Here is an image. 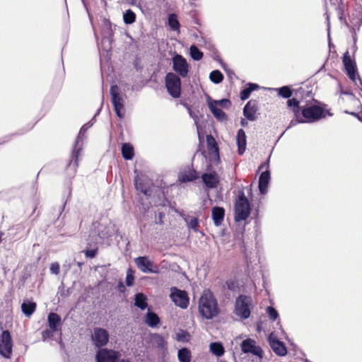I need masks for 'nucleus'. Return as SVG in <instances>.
<instances>
[{
  "mask_svg": "<svg viewBox=\"0 0 362 362\" xmlns=\"http://www.w3.org/2000/svg\"><path fill=\"white\" fill-rule=\"evenodd\" d=\"M199 310L203 317L212 319L218 314V303L209 292L204 293L199 300Z\"/></svg>",
  "mask_w": 362,
  "mask_h": 362,
  "instance_id": "obj_1",
  "label": "nucleus"
},
{
  "mask_svg": "<svg viewBox=\"0 0 362 362\" xmlns=\"http://www.w3.org/2000/svg\"><path fill=\"white\" fill-rule=\"evenodd\" d=\"M250 212V203L246 197L243 189H240L235 201V221L240 222L247 220Z\"/></svg>",
  "mask_w": 362,
  "mask_h": 362,
  "instance_id": "obj_2",
  "label": "nucleus"
},
{
  "mask_svg": "<svg viewBox=\"0 0 362 362\" xmlns=\"http://www.w3.org/2000/svg\"><path fill=\"white\" fill-rule=\"evenodd\" d=\"M300 114L305 123L315 122L325 117L323 108L315 104L302 105Z\"/></svg>",
  "mask_w": 362,
  "mask_h": 362,
  "instance_id": "obj_3",
  "label": "nucleus"
},
{
  "mask_svg": "<svg viewBox=\"0 0 362 362\" xmlns=\"http://www.w3.org/2000/svg\"><path fill=\"white\" fill-rule=\"evenodd\" d=\"M252 300L251 297L240 295L235 299L234 313L241 320L249 318L251 313Z\"/></svg>",
  "mask_w": 362,
  "mask_h": 362,
  "instance_id": "obj_4",
  "label": "nucleus"
},
{
  "mask_svg": "<svg viewBox=\"0 0 362 362\" xmlns=\"http://www.w3.org/2000/svg\"><path fill=\"white\" fill-rule=\"evenodd\" d=\"M93 125V123L90 122L85 124L81 128L78 134L76 139L74 149L71 153V159L69 161L68 166L73 167L74 169H76L78 167V158L80 151L82 149V144H83V137L86 133V132Z\"/></svg>",
  "mask_w": 362,
  "mask_h": 362,
  "instance_id": "obj_5",
  "label": "nucleus"
},
{
  "mask_svg": "<svg viewBox=\"0 0 362 362\" xmlns=\"http://www.w3.org/2000/svg\"><path fill=\"white\" fill-rule=\"evenodd\" d=\"M165 86L169 94L178 98L181 94V80L175 73L169 72L165 78Z\"/></svg>",
  "mask_w": 362,
  "mask_h": 362,
  "instance_id": "obj_6",
  "label": "nucleus"
},
{
  "mask_svg": "<svg viewBox=\"0 0 362 362\" xmlns=\"http://www.w3.org/2000/svg\"><path fill=\"white\" fill-rule=\"evenodd\" d=\"M134 261L137 268L144 274H158L160 273L158 265L151 260L148 256L136 257Z\"/></svg>",
  "mask_w": 362,
  "mask_h": 362,
  "instance_id": "obj_7",
  "label": "nucleus"
},
{
  "mask_svg": "<svg viewBox=\"0 0 362 362\" xmlns=\"http://www.w3.org/2000/svg\"><path fill=\"white\" fill-rule=\"evenodd\" d=\"M111 100L114 110L117 116L122 119L124 117L122 110H124L123 98L119 95V89L117 85H112L110 87Z\"/></svg>",
  "mask_w": 362,
  "mask_h": 362,
  "instance_id": "obj_8",
  "label": "nucleus"
},
{
  "mask_svg": "<svg viewBox=\"0 0 362 362\" xmlns=\"http://www.w3.org/2000/svg\"><path fill=\"white\" fill-rule=\"evenodd\" d=\"M170 298L175 305L185 309L189 305V297L186 291L180 290L176 287L170 288Z\"/></svg>",
  "mask_w": 362,
  "mask_h": 362,
  "instance_id": "obj_9",
  "label": "nucleus"
},
{
  "mask_svg": "<svg viewBox=\"0 0 362 362\" xmlns=\"http://www.w3.org/2000/svg\"><path fill=\"white\" fill-rule=\"evenodd\" d=\"M13 342L10 332L4 330L0 335V354L9 358L12 354Z\"/></svg>",
  "mask_w": 362,
  "mask_h": 362,
  "instance_id": "obj_10",
  "label": "nucleus"
},
{
  "mask_svg": "<svg viewBox=\"0 0 362 362\" xmlns=\"http://www.w3.org/2000/svg\"><path fill=\"white\" fill-rule=\"evenodd\" d=\"M121 354L119 351L107 348L100 349L95 355L96 362H118Z\"/></svg>",
  "mask_w": 362,
  "mask_h": 362,
  "instance_id": "obj_11",
  "label": "nucleus"
},
{
  "mask_svg": "<svg viewBox=\"0 0 362 362\" xmlns=\"http://www.w3.org/2000/svg\"><path fill=\"white\" fill-rule=\"evenodd\" d=\"M173 71L180 76L185 78L188 75L189 64L185 57L180 54H175L173 57Z\"/></svg>",
  "mask_w": 362,
  "mask_h": 362,
  "instance_id": "obj_12",
  "label": "nucleus"
},
{
  "mask_svg": "<svg viewBox=\"0 0 362 362\" xmlns=\"http://www.w3.org/2000/svg\"><path fill=\"white\" fill-rule=\"evenodd\" d=\"M110 334L108 332L101 327H95L93 329L91 339L95 347L102 349L109 341Z\"/></svg>",
  "mask_w": 362,
  "mask_h": 362,
  "instance_id": "obj_13",
  "label": "nucleus"
},
{
  "mask_svg": "<svg viewBox=\"0 0 362 362\" xmlns=\"http://www.w3.org/2000/svg\"><path fill=\"white\" fill-rule=\"evenodd\" d=\"M241 350L245 354H252L254 356L262 358L263 351L259 346L256 344V341L250 338L243 340L240 344Z\"/></svg>",
  "mask_w": 362,
  "mask_h": 362,
  "instance_id": "obj_14",
  "label": "nucleus"
},
{
  "mask_svg": "<svg viewBox=\"0 0 362 362\" xmlns=\"http://www.w3.org/2000/svg\"><path fill=\"white\" fill-rule=\"evenodd\" d=\"M342 61L348 77L354 82H356L357 74L356 64L351 58L348 51L344 54Z\"/></svg>",
  "mask_w": 362,
  "mask_h": 362,
  "instance_id": "obj_15",
  "label": "nucleus"
},
{
  "mask_svg": "<svg viewBox=\"0 0 362 362\" xmlns=\"http://www.w3.org/2000/svg\"><path fill=\"white\" fill-rule=\"evenodd\" d=\"M134 182L137 191H140L147 198H150L151 197L153 183L151 181L146 179H143L139 175H136L134 177Z\"/></svg>",
  "mask_w": 362,
  "mask_h": 362,
  "instance_id": "obj_16",
  "label": "nucleus"
},
{
  "mask_svg": "<svg viewBox=\"0 0 362 362\" xmlns=\"http://www.w3.org/2000/svg\"><path fill=\"white\" fill-rule=\"evenodd\" d=\"M268 341L270 347L276 354L281 356L286 355L287 350L284 344L279 340L274 333H271L269 335Z\"/></svg>",
  "mask_w": 362,
  "mask_h": 362,
  "instance_id": "obj_17",
  "label": "nucleus"
},
{
  "mask_svg": "<svg viewBox=\"0 0 362 362\" xmlns=\"http://www.w3.org/2000/svg\"><path fill=\"white\" fill-rule=\"evenodd\" d=\"M208 106L211 113L218 121L223 122L227 119L226 114L218 107L217 101L208 102Z\"/></svg>",
  "mask_w": 362,
  "mask_h": 362,
  "instance_id": "obj_18",
  "label": "nucleus"
},
{
  "mask_svg": "<svg viewBox=\"0 0 362 362\" xmlns=\"http://www.w3.org/2000/svg\"><path fill=\"white\" fill-rule=\"evenodd\" d=\"M202 180L206 187L214 189L216 187L219 182L218 177L215 173H204L202 175Z\"/></svg>",
  "mask_w": 362,
  "mask_h": 362,
  "instance_id": "obj_19",
  "label": "nucleus"
},
{
  "mask_svg": "<svg viewBox=\"0 0 362 362\" xmlns=\"http://www.w3.org/2000/svg\"><path fill=\"white\" fill-rule=\"evenodd\" d=\"M270 180V172L268 169L262 172L259 177L258 187L260 193L264 194Z\"/></svg>",
  "mask_w": 362,
  "mask_h": 362,
  "instance_id": "obj_20",
  "label": "nucleus"
},
{
  "mask_svg": "<svg viewBox=\"0 0 362 362\" xmlns=\"http://www.w3.org/2000/svg\"><path fill=\"white\" fill-rule=\"evenodd\" d=\"M256 111V102L250 100L243 108V115L248 120L255 121Z\"/></svg>",
  "mask_w": 362,
  "mask_h": 362,
  "instance_id": "obj_21",
  "label": "nucleus"
},
{
  "mask_svg": "<svg viewBox=\"0 0 362 362\" xmlns=\"http://www.w3.org/2000/svg\"><path fill=\"white\" fill-rule=\"evenodd\" d=\"M236 144L238 146V152L243 155L246 148V134L243 129H238L236 135Z\"/></svg>",
  "mask_w": 362,
  "mask_h": 362,
  "instance_id": "obj_22",
  "label": "nucleus"
},
{
  "mask_svg": "<svg viewBox=\"0 0 362 362\" xmlns=\"http://www.w3.org/2000/svg\"><path fill=\"white\" fill-rule=\"evenodd\" d=\"M47 322L49 325V327L53 330L57 332L60 329V325L62 322L61 317L55 313H50L47 316Z\"/></svg>",
  "mask_w": 362,
  "mask_h": 362,
  "instance_id": "obj_23",
  "label": "nucleus"
},
{
  "mask_svg": "<svg viewBox=\"0 0 362 362\" xmlns=\"http://www.w3.org/2000/svg\"><path fill=\"white\" fill-rule=\"evenodd\" d=\"M225 216V210L221 206H214L211 211V216L215 226H218L221 224Z\"/></svg>",
  "mask_w": 362,
  "mask_h": 362,
  "instance_id": "obj_24",
  "label": "nucleus"
},
{
  "mask_svg": "<svg viewBox=\"0 0 362 362\" xmlns=\"http://www.w3.org/2000/svg\"><path fill=\"white\" fill-rule=\"evenodd\" d=\"M122 155L125 160H132L134 156L133 146L129 143H124L122 145Z\"/></svg>",
  "mask_w": 362,
  "mask_h": 362,
  "instance_id": "obj_25",
  "label": "nucleus"
},
{
  "mask_svg": "<svg viewBox=\"0 0 362 362\" xmlns=\"http://www.w3.org/2000/svg\"><path fill=\"white\" fill-rule=\"evenodd\" d=\"M94 230L98 233L100 238L104 239L111 235L109 228L100 223H95L93 224Z\"/></svg>",
  "mask_w": 362,
  "mask_h": 362,
  "instance_id": "obj_26",
  "label": "nucleus"
},
{
  "mask_svg": "<svg viewBox=\"0 0 362 362\" xmlns=\"http://www.w3.org/2000/svg\"><path fill=\"white\" fill-rule=\"evenodd\" d=\"M134 305L144 310L148 307L147 298L142 293H138L134 296Z\"/></svg>",
  "mask_w": 362,
  "mask_h": 362,
  "instance_id": "obj_27",
  "label": "nucleus"
},
{
  "mask_svg": "<svg viewBox=\"0 0 362 362\" xmlns=\"http://www.w3.org/2000/svg\"><path fill=\"white\" fill-rule=\"evenodd\" d=\"M145 322L151 327H156L159 322L160 319L157 314L148 310L145 316Z\"/></svg>",
  "mask_w": 362,
  "mask_h": 362,
  "instance_id": "obj_28",
  "label": "nucleus"
},
{
  "mask_svg": "<svg viewBox=\"0 0 362 362\" xmlns=\"http://www.w3.org/2000/svg\"><path fill=\"white\" fill-rule=\"evenodd\" d=\"M259 88V86L256 83H247V87L243 88L241 91H240V98L242 100H247L251 93L257 89Z\"/></svg>",
  "mask_w": 362,
  "mask_h": 362,
  "instance_id": "obj_29",
  "label": "nucleus"
},
{
  "mask_svg": "<svg viewBox=\"0 0 362 362\" xmlns=\"http://www.w3.org/2000/svg\"><path fill=\"white\" fill-rule=\"evenodd\" d=\"M177 358L180 362H191V351L187 348H182L177 351Z\"/></svg>",
  "mask_w": 362,
  "mask_h": 362,
  "instance_id": "obj_30",
  "label": "nucleus"
},
{
  "mask_svg": "<svg viewBox=\"0 0 362 362\" xmlns=\"http://www.w3.org/2000/svg\"><path fill=\"white\" fill-rule=\"evenodd\" d=\"M36 303L30 301H24L21 305L22 312L28 317L30 316L35 310Z\"/></svg>",
  "mask_w": 362,
  "mask_h": 362,
  "instance_id": "obj_31",
  "label": "nucleus"
},
{
  "mask_svg": "<svg viewBox=\"0 0 362 362\" xmlns=\"http://www.w3.org/2000/svg\"><path fill=\"white\" fill-rule=\"evenodd\" d=\"M287 105L288 107L292 108V112L293 115H298V113L300 112V110L302 109V105H300L299 101L293 98L291 99H289L287 100Z\"/></svg>",
  "mask_w": 362,
  "mask_h": 362,
  "instance_id": "obj_32",
  "label": "nucleus"
},
{
  "mask_svg": "<svg viewBox=\"0 0 362 362\" xmlns=\"http://www.w3.org/2000/svg\"><path fill=\"white\" fill-rule=\"evenodd\" d=\"M211 352L216 356H221L224 354V348L219 342H212L210 344Z\"/></svg>",
  "mask_w": 362,
  "mask_h": 362,
  "instance_id": "obj_33",
  "label": "nucleus"
},
{
  "mask_svg": "<svg viewBox=\"0 0 362 362\" xmlns=\"http://www.w3.org/2000/svg\"><path fill=\"white\" fill-rule=\"evenodd\" d=\"M224 76L219 70H214L209 74V79L215 84H218L223 81Z\"/></svg>",
  "mask_w": 362,
  "mask_h": 362,
  "instance_id": "obj_34",
  "label": "nucleus"
},
{
  "mask_svg": "<svg viewBox=\"0 0 362 362\" xmlns=\"http://www.w3.org/2000/svg\"><path fill=\"white\" fill-rule=\"evenodd\" d=\"M275 90L278 93V95L283 98H290L292 96V90L288 86L277 88Z\"/></svg>",
  "mask_w": 362,
  "mask_h": 362,
  "instance_id": "obj_35",
  "label": "nucleus"
},
{
  "mask_svg": "<svg viewBox=\"0 0 362 362\" xmlns=\"http://www.w3.org/2000/svg\"><path fill=\"white\" fill-rule=\"evenodd\" d=\"M123 21L127 25L132 24L136 21V14L131 9H128L123 13Z\"/></svg>",
  "mask_w": 362,
  "mask_h": 362,
  "instance_id": "obj_36",
  "label": "nucleus"
},
{
  "mask_svg": "<svg viewBox=\"0 0 362 362\" xmlns=\"http://www.w3.org/2000/svg\"><path fill=\"white\" fill-rule=\"evenodd\" d=\"M189 54H190V57L195 61H199L203 57V53L194 45H192L190 46Z\"/></svg>",
  "mask_w": 362,
  "mask_h": 362,
  "instance_id": "obj_37",
  "label": "nucleus"
},
{
  "mask_svg": "<svg viewBox=\"0 0 362 362\" xmlns=\"http://www.w3.org/2000/svg\"><path fill=\"white\" fill-rule=\"evenodd\" d=\"M168 25L171 30H178L180 28V23L175 14H170L168 16Z\"/></svg>",
  "mask_w": 362,
  "mask_h": 362,
  "instance_id": "obj_38",
  "label": "nucleus"
},
{
  "mask_svg": "<svg viewBox=\"0 0 362 362\" xmlns=\"http://www.w3.org/2000/svg\"><path fill=\"white\" fill-rule=\"evenodd\" d=\"M197 177L195 172H187L184 174H182L179 176V180L182 182H192L196 180Z\"/></svg>",
  "mask_w": 362,
  "mask_h": 362,
  "instance_id": "obj_39",
  "label": "nucleus"
},
{
  "mask_svg": "<svg viewBox=\"0 0 362 362\" xmlns=\"http://www.w3.org/2000/svg\"><path fill=\"white\" fill-rule=\"evenodd\" d=\"M188 227L193 230L194 232L198 231L199 219L197 217H192L189 222H187Z\"/></svg>",
  "mask_w": 362,
  "mask_h": 362,
  "instance_id": "obj_40",
  "label": "nucleus"
},
{
  "mask_svg": "<svg viewBox=\"0 0 362 362\" xmlns=\"http://www.w3.org/2000/svg\"><path fill=\"white\" fill-rule=\"evenodd\" d=\"M267 312L269 319L272 320V321H275L279 317L278 312L276 311V310L274 308H273L272 306L267 307Z\"/></svg>",
  "mask_w": 362,
  "mask_h": 362,
  "instance_id": "obj_41",
  "label": "nucleus"
},
{
  "mask_svg": "<svg viewBox=\"0 0 362 362\" xmlns=\"http://www.w3.org/2000/svg\"><path fill=\"white\" fill-rule=\"evenodd\" d=\"M302 123H305V122H304L302 116L300 115V114L298 113V116L296 115H294V118L290 122V123L288 126V129L291 128L292 127H294L298 124H302Z\"/></svg>",
  "mask_w": 362,
  "mask_h": 362,
  "instance_id": "obj_42",
  "label": "nucleus"
},
{
  "mask_svg": "<svg viewBox=\"0 0 362 362\" xmlns=\"http://www.w3.org/2000/svg\"><path fill=\"white\" fill-rule=\"evenodd\" d=\"M134 272L129 269L127 272V276H126V284L127 286H132L134 284Z\"/></svg>",
  "mask_w": 362,
  "mask_h": 362,
  "instance_id": "obj_43",
  "label": "nucleus"
},
{
  "mask_svg": "<svg viewBox=\"0 0 362 362\" xmlns=\"http://www.w3.org/2000/svg\"><path fill=\"white\" fill-rule=\"evenodd\" d=\"M56 331L52 330L50 328L47 329L42 332V338L43 341H45L47 339H50L53 337L54 332Z\"/></svg>",
  "mask_w": 362,
  "mask_h": 362,
  "instance_id": "obj_44",
  "label": "nucleus"
},
{
  "mask_svg": "<svg viewBox=\"0 0 362 362\" xmlns=\"http://www.w3.org/2000/svg\"><path fill=\"white\" fill-rule=\"evenodd\" d=\"M85 255L87 257L94 258L98 253V248L87 249L84 251Z\"/></svg>",
  "mask_w": 362,
  "mask_h": 362,
  "instance_id": "obj_45",
  "label": "nucleus"
},
{
  "mask_svg": "<svg viewBox=\"0 0 362 362\" xmlns=\"http://www.w3.org/2000/svg\"><path fill=\"white\" fill-rule=\"evenodd\" d=\"M226 285L228 290L230 291H235V289L238 288V283L235 280H228L226 282Z\"/></svg>",
  "mask_w": 362,
  "mask_h": 362,
  "instance_id": "obj_46",
  "label": "nucleus"
},
{
  "mask_svg": "<svg viewBox=\"0 0 362 362\" xmlns=\"http://www.w3.org/2000/svg\"><path fill=\"white\" fill-rule=\"evenodd\" d=\"M106 30V33L108 35H112V28H111V23L110 21L105 20L104 21V25H103V30Z\"/></svg>",
  "mask_w": 362,
  "mask_h": 362,
  "instance_id": "obj_47",
  "label": "nucleus"
},
{
  "mask_svg": "<svg viewBox=\"0 0 362 362\" xmlns=\"http://www.w3.org/2000/svg\"><path fill=\"white\" fill-rule=\"evenodd\" d=\"M50 272L52 274H58L59 272V264L57 262L51 264Z\"/></svg>",
  "mask_w": 362,
  "mask_h": 362,
  "instance_id": "obj_48",
  "label": "nucleus"
},
{
  "mask_svg": "<svg viewBox=\"0 0 362 362\" xmlns=\"http://www.w3.org/2000/svg\"><path fill=\"white\" fill-rule=\"evenodd\" d=\"M187 336V333L185 331H181L180 332L176 334V339L179 341H185L186 337Z\"/></svg>",
  "mask_w": 362,
  "mask_h": 362,
  "instance_id": "obj_49",
  "label": "nucleus"
},
{
  "mask_svg": "<svg viewBox=\"0 0 362 362\" xmlns=\"http://www.w3.org/2000/svg\"><path fill=\"white\" fill-rule=\"evenodd\" d=\"M216 101L218 102V105L226 106V105H230V100L228 99H222V100H216Z\"/></svg>",
  "mask_w": 362,
  "mask_h": 362,
  "instance_id": "obj_50",
  "label": "nucleus"
},
{
  "mask_svg": "<svg viewBox=\"0 0 362 362\" xmlns=\"http://www.w3.org/2000/svg\"><path fill=\"white\" fill-rule=\"evenodd\" d=\"M158 345L163 346V344H164V339L163 337L160 336V335H158Z\"/></svg>",
  "mask_w": 362,
  "mask_h": 362,
  "instance_id": "obj_51",
  "label": "nucleus"
},
{
  "mask_svg": "<svg viewBox=\"0 0 362 362\" xmlns=\"http://www.w3.org/2000/svg\"><path fill=\"white\" fill-rule=\"evenodd\" d=\"M189 114L190 117H192L194 119V120L195 123H197V116L195 115V114H194V112H192V110H189Z\"/></svg>",
  "mask_w": 362,
  "mask_h": 362,
  "instance_id": "obj_52",
  "label": "nucleus"
},
{
  "mask_svg": "<svg viewBox=\"0 0 362 362\" xmlns=\"http://www.w3.org/2000/svg\"><path fill=\"white\" fill-rule=\"evenodd\" d=\"M269 158L265 163L262 164L261 166L259 167V168H263L264 166H266L267 168H269Z\"/></svg>",
  "mask_w": 362,
  "mask_h": 362,
  "instance_id": "obj_53",
  "label": "nucleus"
},
{
  "mask_svg": "<svg viewBox=\"0 0 362 362\" xmlns=\"http://www.w3.org/2000/svg\"><path fill=\"white\" fill-rule=\"evenodd\" d=\"M240 124L243 127H245L247 124V122L245 119H242L241 121H240Z\"/></svg>",
  "mask_w": 362,
  "mask_h": 362,
  "instance_id": "obj_54",
  "label": "nucleus"
},
{
  "mask_svg": "<svg viewBox=\"0 0 362 362\" xmlns=\"http://www.w3.org/2000/svg\"><path fill=\"white\" fill-rule=\"evenodd\" d=\"M128 1H129V3L131 5H135L136 4V0H128Z\"/></svg>",
  "mask_w": 362,
  "mask_h": 362,
  "instance_id": "obj_55",
  "label": "nucleus"
},
{
  "mask_svg": "<svg viewBox=\"0 0 362 362\" xmlns=\"http://www.w3.org/2000/svg\"><path fill=\"white\" fill-rule=\"evenodd\" d=\"M346 113H347V114H350V115H354V116H355V117H357V116L358 115V114H356V113H355V112H349L348 111H346Z\"/></svg>",
  "mask_w": 362,
  "mask_h": 362,
  "instance_id": "obj_56",
  "label": "nucleus"
},
{
  "mask_svg": "<svg viewBox=\"0 0 362 362\" xmlns=\"http://www.w3.org/2000/svg\"><path fill=\"white\" fill-rule=\"evenodd\" d=\"M358 81H359V83H360V85H361V90H362V79H361L360 77H358Z\"/></svg>",
  "mask_w": 362,
  "mask_h": 362,
  "instance_id": "obj_57",
  "label": "nucleus"
},
{
  "mask_svg": "<svg viewBox=\"0 0 362 362\" xmlns=\"http://www.w3.org/2000/svg\"><path fill=\"white\" fill-rule=\"evenodd\" d=\"M118 362H129V361L127 360V359H124L123 358V359H121V360L119 359Z\"/></svg>",
  "mask_w": 362,
  "mask_h": 362,
  "instance_id": "obj_58",
  "label": "nucleus"
},
{
  "mask_svg": "<svg viewBox=\"0 0 362 362\" xmlns=\"http://www.w3.org/2000/svg\"><path fill=\"white\" fill-rule=\"evenodd\" d=\"M83 262H77V265H78V267L79 268H81V267H82V265H83Z\"/></svg>",
  "mask_w": 362,
  "mask_h": 362,
  "instance_id": "obj_59",
  "label": "nucleus"
},
{
  "mask_svg": "<svg viewBox=\"0 0 362 362\" xmlns=\"http://www.w3.org/2000/svg\"><path fill=\"white\" fill-rule=\"evenodd\" d=\"M244 252H245V257H246V258H247V252H246V248H245V251H244Z\"/></svg>",
  "mask_w": 362,
  "mask_h": 362,
  "instance_id": "obj_60",
  "label": "nucleus"
},
{
  "mask_svg": "<svg viewBox=\"0 0 362 362\" xmlns=\"http://www.w3.org/2000/svg\"><path fill=\"white\" fill-rule=\"evenodd\" d=\"M357 118L362 122V117H361L359 115L357 116Z\"/></svg>",
  "mask_w": 362,
  "mask_h": 362,
  "instance_id": "obj_61",
  "label": "nucleus"
},
{
  "mask_svg": "<svg viewBox=\"0 0 362 362\" xmlns=\"http://www.w3.org/2000/svg\"><path fill=\"white\" fill-rule=\"evenodd\" d=\"M65 205H66V202L63 205V209L65 207Z\"/></svg>",
  "mask_w": 362,
  "mask_h": 362,
  "instance_id": "obj_62",
  "label": "nucleus"
}]
</instances>
